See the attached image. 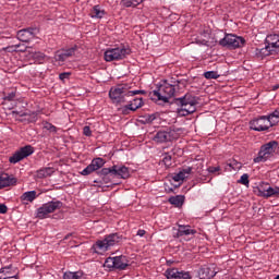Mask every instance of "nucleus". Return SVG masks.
Here are the masks:
<instances>
[{"instance_id": "473e14b6", "label": "nucleus", "mask_w": 279, "mask_h": 279, "mask_svg": "<svg viewBox=\"0 0 279 279\" xmlns=\"http://www.w3.org/2000/svg\"><path fill=\"white\" fill-rule=\"evenodd\" d=\"M104 267H106L107 269H116L114 258L113 257H107L106 262H104Z\"/></svg>"}, {"instance_id": "c756f323", "label": "nucleus", "mask_w": 279, "mask_h": 279, "mask_svg": "<svg viewBox=\"0 0 279 279\" xmlns=\"http://www.w3.org/2000/svg\"><path fill=\"white\" fill-rule=\"evenodd\" d=\"M143 2L144 0H123L122 4L124 5V8H136Z\"/></svg>"}, {"instance_id": "1a4fd4ad", "label": "nucleus", "mask_w": 279, "mask_h": 279, "mask_svg": "<svg viewBox=\"0 0 279 279\" xmlns=\"http://www.w3.org/2000/svg\"><path fill=\"white\" fill-rule=\"evenodd\" d=\"M130 54L131 48L120 45L119 47L107 49L106 52H104V60H106V62L120 61L124 60Z\"/></svg>"}, {"instance_id": "f704fd0d", "label": "nucleus", "mask_w": 279, "mask_h": 279, "mask_svg": "<svg viewBox=\"0 0 279 279\" xmlns=\"http://www.w3.org/2000/svg\"><path fill=\"white\" fill-rule=\"evenodd\" d=\"M161 161L163 162V165H166L167 168H169V167L172 166V156L166 154V155L163 156V159H162Z\"/></svg>"}, {"instance_id": "9b49d317", "label": "nucleus", "mask_w": 279, "mask_h": 279, "mask_svg": "<svg viewBox=\"0 0 279 279\" xmlns=\"http://www.w3.org/2000/svg\"><path fill=\"white\" fill-rule=\"evenodd\" d=\"M63 207V203L60 201L49 202L41 207L37 208L36 218L37 219H46L48 215L53 214L56 210H60Z\"/></svg>"}, {"instance_id": "4468645a", "label": "nucleus", "mask_w": 279, "mask_h": 279, "mask_svg": "<svg viewBox=\"0 0 279 279\" xmlns=\"http://www.w3.org/2000/svg\"><path fill=\"white\" fill-rule=\"evenodd\" d=\"M76 51L77 46L58 50L54 53V61L59 63V66H63L64 62H66L68 59L73 58L76 54Z\"/></svg>"}, {"instance_id": "423d86ee", "label": "nucleus", "mask_w": 279, "mask_h": 279, "mask_svg": "<svg viewBox=\"0 0 279 279\" xmlns=\"http://www.w3.org/2000/svg\"><path fill=\"white\" fill-rule=\"evenodd\" d=\"M122 235L120 233H110L106 235L102 240H97L93 244L94 252L97 254H102L109 251L116 244L122 241Z\"/></svg>"}, {"instance_id": "aec40b11", "label": "nucleus", "mask_w": 279, "mask_h": 279, "mask_svg": "<svg viewBox=\"0 0 279 279\" xmlns=\"http://www.w3.org/2000/svg\"><path fill=\"white\" fill-rule=\"evenodd\" d=\"M192 173V167H185L184 169L180 170L179 173L172 174L173 182H184L189 175Z\"/></svg>"}, {"instance_id": "a18cd8bd", "label": "nucleus", "mask_w": 279, "mask_h": 279, "mask_svg": "<svg viewBox=\"0 0 279 279\" xmlns=\"http://www.w3.org/2000/svg\"><path fill=\"white\" fill-rule=\"evenodd\" d=\"M145 235V230H138L137 231V236L143 238Z\"/></svg>"}, {"instance_id": "2f4dec72", "label": "nucleus", "mask_w": 279, "mask_h": 279, "mask_svg": "<svg viewBox=\"0 0 279 279\" xmlns=\"http://www.w3.org/2000/svg\"><path fill=\"white\" fill-rule=\"evenodd\" d=\"M203 77L207 80H217L220 77V74H218L217 71H208L203 73Z\"/></svg>"}, {"instance_id": "8fccbe9b", "label": "nucleus", "mask_w": 279, "mask_h": 279, "mask_svg": "<svg viewBox=\"0 0 279 279\" xmlns=\"http://www.w3.org/2000/svg\"><path fill=\"white\" fill-rule=\"evenodd\" d=\"M275 279H279V275L278 276H276V278Z\"/></svg>"}, {"instance_id": "a211bd4d", "label": "nucleus", "mask_w": 279, "mask_h": 279, "mask_svg": "<svg viewBox=\"0 0 279 279\" xmlns=\"http://www.w3.org/2000/svg\"><path fill=\"white\" fill-rule=\"evenodd\" d=\"M197 234L196 230L191 229V226L179 225V228H173V238L180 239L182 236H189Z\"/></svg>"}, {"instance_id": "7ed1b4c3", "label": "nucleus", "mask_w": 279, "mask_h": 279, "mask_svg": "<svg viewBox=\"0 0 279 279\" xmlns=\"http://www.w3.org/2000/svg\"><path fill=\"white\" fill-rule=\"evenodd\" d=\"M279 123V111L275 110L271 114L255 118L250 121V129L256 132L268 131Z\"/></svg>"}, {"instance_id": "a19ab883", "label": "nucleus", "mask_w": 279, "mask_h": 279, "mask_svg": "<svg viewBox=\"0 0 279 279\" xmlns=\"http://www.w3.org/2000/svg\"><path fill=\"white\" fill-rule=\"evenodd\" d=\"M45 129L48 130L51 133H56V126L53 124H51V123H47L45 125Z\"/></svg>"}, {"instance_id": "5701e85b", "label": "nucleus", "mask_w": 279, "mask_h": 279, "mask_svg": "<svg viewBox=\"0 0 279 279\" xmlns=\"http://www.w3.org/2000/svg\"><path fill=\"white\" fill-rule=\"evenodd\" d=\"M36 198H38L36 191L24 192L23 195H21V202L23 203H33Z\"/></svg>"}, {"instance_id": "de8ad7c7", "label": "nucleus", "mask_w": 279, "mask_h": 279, "mask_svg": "<svg viewBox=\"0 0 279 279\" xmlns=\"http://www.w3.org/2000/svg\"><path fill=\"white\" fill-rule=\"evenodd\" d=\"M20 45H15L14 48L19 49Z\"/></svg>"}, {"instance_id": "0eeeda50", "label": "nucleus", "mask_w": 279, "mask_h": 279, "mask_svg": "<svg viewBox=\"0 0 279 279\" xmlns=\"http://www.w3.org/2000/svg\"><path fill=\"white\" fill-rule=\"evenodd\" d=\"M175 104L180 106L178 113L181 117H189L190 114L197 111V107H196L198 104L197 98L189 94H186L182 98H177Z\"/></svg>"}, {"instance_id": "20e7f679", "label": "nucleus", "mask_w": 279, "mask_h": 279, "mask_svg": "<svg viewBox=\"0 0 279 279\" xmlns=\"http://www.w3.org/2000/svg\"><path fill=\"white\" fill-rule=\"evenodd\" d=\"M279 54V35H268L266 37V46L264 48H256V58L264 59L268 56Z\"/></svg>"}, {"instance_id": "9d476101", "label": "nucleus", "mask_w": 279, "mask_h": 279, "mask_svg": "<svg viewBox=\"0 0 279 279\" xmlns=\"http://www.w3.org/2000/svg\"><path fill=\"white\" fill-rule=\"evenodd\" d=\"M218 45L227 49H239L245 46V39L233 34H227L223 39L218 41Z\"/></svg>"}, {"instance_id": "09e8293b", "label": "nucleus", "mask_w": 279, "mask_h": 279, "mask_svg": "<svg viewBox=\"0 0 279 279\" xmlns=\"http://www.w3.org/2000/svg\"><path fill=\"white\" fill-rule=\"evenodd\" d=\"M278 88H279V85H277V86L275 87V90L278 89Z\"/></svg>"}, {"instance_id": "7c9ffc66", "label": "nucleus", "mask_w": 279, "mask_h": 279, "mask_svg": "<svg viewBox=\"0 0 279 279\" xmlns=\"http://www.w3.org/2000/svg\"><path fill=\"white\" fill-rule=\"evenodd\" d=\"M83 277V274L81 271H68L64 274V276L62 277L63 279H81Z\"/></svg>"}, {"instance_id": "dca6fc26", "label": "nucleus", "mask_w": 279, "mask_h": 279, "mask_svg": "<svg viewBox=\"0 0 279 279\" xmlns=\"http://www.w3.org/2000/svg\"><path fill=\"white\" fill-rule=\"evenodd\" d=\"M17 40L21 43H31L36 37V28H24L17 31Z\"/></svg>"}, {"instance_id": "f8f14e48", "label": "nucleus", "mask_w": 279, "mask_h": 279, "mask_svg": "<svg viewBox=\"0 0 279 279\" xmlns=\"http://www.w3.org/2000/svg\"><path fill=\"white\" fill-rule=\"evenodd\" d=\"M180 129H170L168 131H158L155 133L154 142L157 144H166L167 142H172L173 140L179 138L178 133Z\"/></svg>"}, {"instance_id": "ddd939ff", "label": "nucleus", "mask_w": 279, "mask_h": 279, "mask_svg": "<svg viewBox=\"0 0 279 279\" xmlns=\"http://www.w3.org/2000/svg\"><path fill=\"white\" fill-rule=\"evenodd\" d=\"M35 153V148H33L32 145H26L24 147H21L20 150L13 154V156L10 157V163L16 165L24 160L25 158H28Z\"/></svg>"}, {"instance_id": "a878e982", "label": "nucleus", "mask_w": 279, "mask_h": 279, "mask_svg": "<svg viewBox=\"0 0 279 279\" xmlns=\"http://www.w3.org/2000/svg\"><path fill=\"white\" fill-rule=\"evenodd\" d=\"M3 276L4 278H12L19 277L17 274H14L12 266H7L0 269V277Z\"/></svg>"}, {"instance_id": "3c124183", "label": "nucleus", "mask_w": 279, "mask_h": 279, "mask_svg": "<svg viewBox=\"0 0 279 279\" xmlns=\"http://www.w3.org/2000/svg\"><path fill=\"white\" fill-rule=\"evenodd\" d=\"M13 114H19V112H13Z\"/></svg>"}, {"instance_id": "37998d69", "label": "nucleus", "mask_w": 279, "mask_h": 279, "mask_svg": "<svg viewBox=\"0 0 279 279\" xmlns=\"http://www.w3.org/2000/svg\"><path fill=\"white\" fill-rule=\"evenodd\" d=\"M8 213V207L7 205L0 204V214L4 215Z\"/></svg>"}, {"instance_id": "b1692460", "label": "nucleus", "mask_w": 279, "mask_h": 279, "mask_svg": "<svg viewBox=\"0 0 279 279\" xmlns=\"http://www.w3.org/2000/svg\"><path fill=\"white\" fill-rule=\"evenodd\" d=\"M199 279H213L216 276V272L210 268L203 267L198 271Z\"/></svg>"}, {"instance_id": "79ce46f5", "label": "nucleus", "mask_w": 279, "mask_h": 279, "mask_svg": "<svg viewBox=\"0 0 279 279\" xmlns=\"http://www.w3.org/2000/svg\"><path fill=\"white\" fill-rule=\"evenodd\" d=\"M220 171V167H209L208 168V173H217Z\"/></svg>"}, {"instance_id": "4be33fe9", "label": "nucleus", "mask_w": 279, "mask_h": 279, "mask_svg": "<svg viewBox=\"0 0 279 279\" xmlns=\"http://www.w3.org/2000/svg\"><path fill=\"white\" fill-rule=\"evenodd\" d=\"M274 187L269 185L267 182L259 183L258 186L255 189V194L258 197H262L263 195L267 194L269 191H271Z\"/></svg>"}, {"instance_id": "4c0bfd02", "label": "nucleus", "mask_w": 279, "mask_h": 279, "mask_svg": "<svg viewBox=\"0 0 279 279\" xmlns=\"http://www.w3.org/2000/svg\"><path fill=\"white\" fill-rule=\"evenodd\" d=\"M83 134L84 136L86 137H90L93 135V132L90 131V128L89 126H84L83 128Z\"/></svg>"}, {"instance_id": "6e6552de", "label": "nucleus", "mask_w": 279, "mask_h": 279, "mask_svg": "<svg viewBox=\"0 0 279 279\" xmlns=\"http://www.w3.org/2000/svg\"><path fill=\"white\" fill-rule=\"evenodd\" d=\"M276 149H278V142L276 141L263 144L262 147H259L258 155L253 158V162L263 163L268 161L275 156Z\"/></svg>"}, {"instance_id": "f03ea898", "label": "nucleus", "mask_w": 279, "mask_h": 279, "mask_svg": "<svg viewBox=\"0 0 279 279\" xmlns=\"http://www.w3.org/2000/svg\"><path fill=\"white\" fill-rule=\"evenodd\" d=\"M179 81H161L158 89L150 92V99L155 102L169 104V99L175 95Z\"/></svg>"}, {"instance_id": "f257e3e1", "label": "nucleus", "mask_w": 279, "mask_h": 279, "mask_svg": "<svg viewBox=\"0 0 279 279\" xmlns=\"http://www.w3.org/2000/svg\"><path fill=\"white\" fill-rule=\"evenodd\" d=\"M135 95H145L144 90H131V86L128 84H119L110 87L109 98L113 105L123 106L120 108V112L126 116L130 111L135 112L137 109L143 108V98H134Z\"/></svg>"}, {"instance_id": "ea45409f", "label": "nucleus", "mask_w": 279, "mask_h": 279, "mask_svg": "<svg viewBox=\"0 0 279 279\" xmlns=\"http://www.w3.org/2000/svg\"><path fill=\"white\" fill-rule=\"evenodd\" d=\"M14 97H15L14 92H11L10 94H7V96H4L3 99H4L5 101H13Z\"/></svg>"}, {"instance_id": "bb28decb", "label": "nucleus", "mask_w": 279, "mask_h": 279, "mask_svg": "<svg viewBox=\"0 0 279 279\" xmlns=\"http://www.w3.org/2000/svg\"><path fill=\"white\" fill-rule=\"evenodd\" d=\"M169 203H170V205H173L177 208H179L182 205H184V196H182V195L172 196L169 198Z\"/></svg>"}, {"instance_id": "2eb2a0df", "label": "nucleus", "mask_w": 279, "mask_h": 279, "mask_svg": "<svg viewBox=\"0 0 279 279\" xmlns=\"http://www.w3.org/2000/svg\"><path fill=\"white\" fill-rule=\"evenodd\" d=\"M105 163L106 161L104 158H94L93 161H90V165L81 171V175H89L90 173H94L105 167Z\"/></svg>"}, {"instance_id": "c03bdc74", "label": "nucleus", "mask_w": 279, "mask_h": 279, "mask_svg": "<svg viewBox=\"0 0 279 279\" xmlns=\"http://www.w3.org/2000/svg\"><path fill=\"white\" fill-rule=\"evenodd\" d=\"M0 279H19V276L14 277H4L3 275L0 276Z\"/></svg>"}, {"instance_id": "e433bc0d", "label": "nucleus", "mask_w": 279, "mask_h": 279, "mask_svg": "<svg viewBox=\"0 0 279 279\" xmlns=\"http://www.w3.org/2000/svg\"><path fill=\"white\" fill-rule=\"evenodd\" d=\"M157 119V114H148L146 118H145V122L147 123H154V121H156Z\"/></svg>"}, {"instance_id": "c85d7f7f", "label": "nucleus", "mask_w": 279, "mask_h": 279, "mask_svg": "<svg viewBox=\"0 0 279 279\" xmlns=\"http://www.w3.org/2000/svg\"><path fill=\"white\" fill-rule=\"evenodd\" d=\"M274 197L279 198V186H275L272 190L262 195V198H265V199L274 198Z\"/></svg>"}, {"instance_id": "cd10ccee", "label": "nucleus", "mask_w": 279, "mask_h": 279, "mask_svg": "<svg viewBox=\"0 0 279 279\" xmlns=\"http://www.w3.org/2000/svg\"><path fill=\"white\" fill-rule=\"evenodd\" d=\"M54 171L53 168H45V169H39V171H37V178H49L51 175H53Z\"/></svg>"}, {"instance_id": "6ab92c4d", "label": "nucleus", "mask_w": 279, "mask_h": 279, "mask_svg": "<svg viewBox=\"0 0 279 279\" xmlns=\"http://www.w3.org/2000/svg\"><path fill=\"white\" fill-rule=\"evenodd\" d=\"M16 184V179L0 170V190Z\"/></svg>"}, {"instance_id": "72a5a7b5", "label": "nucleus", "mask_w": 279, "mask_h": 279, "mask_svg": "<svg viewBox=\"0 0 279 279\" xmlns=\"http://www.w3.org/2000/svg\"><path fill=\"white\" fill-rule=\"evenodd\" d=\"M248 174L244 173L243 175H241L240 180H238V183L244 185V186H248L250 181H248Z\"/></svg>"}, {"instance_id": "393cba45", "label": "nucleus", "mask_w": 279, "mask_h": 279, "mask_svg": "<svg viewBox=\"0 0 279 279\" xmlns=\"http://www.w3.org/2000/svg\"><path fill=\"white\" fill-rule=\"evenodd\" d=\"M105 10L101 9L99 5H94L93 10H90V17L101 20L105 17Z\"/></svg>"}, {"instance_id": "58836bf2", "label": "nucleus", "mask_w": 279, "mask_h": 279, "mask_svg": "<svg viewBox=\"0 0 279 279\" xmlns=\"http://www.w3.org/2000/svg\"><path fill=\"white\" fill-rule=\"evenodd\" d=\"M70 76H71L70 72H62L61 74H59V80L65 81V80L70 78Z\"/></svg>"}, {"instance_id": "c9c22d12", "label": "nucleus", "mask_w": 279, "mask_h": 279, "mask_svg": "<svg viewBox=\"0 0 279 279\" xmlns=\"http://www.w3.org/2000/svg\"><path fill=\"white\" fill-rule=\"evenodd\" d=\"M46 56L41 52H35L33 53V59H35L37 62L41 63L45 60Z\"/></svg>"}, {"instance_id": "412c9836", "label": "nucleus", "mask_w": 279, "mask_h": 279, "mask_svg": "<svg viewBox=\"0 0 279 279\" xmlns=\"http://www.w3.org/2000/svg\"><path fill=\"white\" fill-rule=\"evenodd\" d=\"M116 269L125 270L129 267V259L126 256L113 257Z\"/></svg>"}, {"instance_id": "39448f33", "label": "nucleus", "mask_w": 279, "mask_h": 279, "mask_svg": "<svg viewBox=\"0 0 279 279\" xmlns=\"http://www.w3.org/2000/svg\"><path fill=\"white\" fill-rule=\"evenodd\" d=\"M102 177L104 182L108 183L109 178H120L122 180H128L131 178V172L125 166L113 165L110 168H104L97 173Z\"/></svg>"}, {"instance_id": "49530a36", "label": "nucleus", "mask_w": 279, "mask_h": 279, "mask_svg": "<svg viewBox=\"0 0 279 279\" xmlns=\"http://www.w3.org/2000/svg\"><path fill=\"white\" fill-rule=\"evenodd\" d=\"M28 114H26V113H23V114H20V117H27Z\"/></svg>"}, {"instance_id": "f3484780", "label": "nucleus", "mask_w": 279, "mask_h": 279, "mask_svg": "<svg viewBox=\"0 0 279 279\" xmlns=\"http://www.w3.org/2000/svg\"><path fill=\"white\" fill-rule=\"evenodd\" d=\"M165 276L167 279H192L189 271H179L177 268L167 269Z\"/></svg>"}]
</instances>
